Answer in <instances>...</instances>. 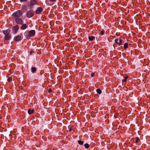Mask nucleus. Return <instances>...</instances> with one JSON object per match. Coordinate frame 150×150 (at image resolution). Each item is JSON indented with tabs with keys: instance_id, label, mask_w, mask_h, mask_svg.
I'll return each mask as SVG.
<instances>
[{
	"instance_id": "8",
	"label": "nucleus",
	"mask_w": 150,
	"mask_h": 150,
	"mask_svg": "<svg viewBox=\"0 0 150 150\" xmlns=\"http://www.w3.org/2000/svg\"><path fill=\"white\" fill-rule=\"evenodd\" d=\"M11 38V35H5L4 37V41H8Z\"/></svg>"
},
{
	"instance_id": "25",
	"label": "nucleus",
	"mask_w": 150,
	"mask_h": 150,
	"mask_svg": "<svg viewBox=\"0 0 150 150\" xmlns=\"http://www.w3.org/2000/svg\"><path fill=\"white\" fill-rule=\"evenodd\" d=\"M94 76V74H93V73H92L91 74V76L92 77H93V76Z\"/></svg>"
},
{
	"instance_id": "28",
	"label": "nucleus",
	"mask_w": 150,
	"mask_h": 150,
	"mask_svg": "<svg viewBox=\"0 0 150 150\" xmlns=\"http://www.w3.org/2000/svg\"><path fill=\"white\" fill-rule=\"evenodd\" d=\"M33 52H32V51H31L30 52V54H32V53Z\"/></svg>"
},
{
	"instance_id": "22",
	"label": "nucleus",
	"mask_w": 150,
	"mask_h": 150,
	"mask_svg": "<svg viewBox=\"0 0 150 150\" xmlns=\"http://www.w3.org/2000/svg\"><path fill=\"white\" fill-rule=\"evenodd\" d=\"M104 32L105 31L104 30H101L100 32V34L101 35H103L104 34Z\"/></svg>"
},
{
	"instance_id": "12",
	"label": "nucleus",
	"mask_w": 150,
	"mask_h": 150,
	"mask_svg": "<svg viewBox=\"0 0 150 150\" xmlns=\"http://www.w3.org/2000/svg\"><path fill=\"white\" fill-rule=\"evenodd\" d=\"M27 27V25L25 24H23L21 27V29L22 30H24Z\"/></svg>"
},
{
	"instance_id": "5",
	"label": "nucleus",
	"mask_w": 150,
	"mask_h": 150,
	"mask_svg": "<svg viewBox=\"0 0 150 150\" xmlns=\"http://www.w3.org/2000/svg\"><path fill=\"white\" fill-rule=\"evenodd\" d=\"M15 21L17 24L21 25L23 23V21L22 19L19 18H15Z\"/></svg>"
},
{
	"instance_id": "1",
	"label": "nucleus",
	"mask_w": 150,
	"mask_h": 150,
	"mask_svg": "<svg viewBox=\"0 0 150 150\" xmlns=\"http://www.w3.org/2000/svg\"><path fill=\"white\" fill-rule=\"evenodd\" d=\"M22 11L18 10L14 12L12 14V16L15 18H18L22 16Z\"/></svg>"
},
{
	"instance_id": "13",
	"label": "nucleus",
	"mask_w": 150,
	"mask_h": 150,
	"mask_svg": "<svg viewBox=\"0 0 150 150\" xmlns=\"http://www.w3.org/2000/svg\"><path fill=\"white\" fill-rule=\"evenodd\" d=\"M34 110H31L30 109H29L28 110V112L30 115L33 114L34 113Z\"/></svg>"
},
{
	"instance_id": "24",
	"label": "nucleus",
	"mask_w": 150,
	"mask_h": 150,
	"mask_svg": "<svg viewBox=\"0 0 150 150\" xmlns=\"http://www.w3.org/2000/svg\"><path fill=\"white\" fill-rule=\"evenodd\" d=\"M21 2H26L27 0H19Z\"/></svg>"
},
{
	"instance_id": "7",
	"label": "nucleus",
	"mask_w": 150,
	"mask_h": 150,
	"mask_svg": "<svg viewBox=\"0 0 150 150\" xmlns=\"http://www.w3.org/2000/svg\"><path fill=\"white\" fill-rule=\"evenodd\" d=\"M43 10L42 9L41 7H39L36 10L35 13L37 14H40L42 12Z\"/></svg>"
},
{
	"instance_id": "21",
	"label": "nucleus",
	"mask_w": 150,
	"mask_h": 150,
	"mask_svg": "<svg viewBox=\"0 0 150 150\" xmlns=\"http://www.w3.org/2000/svg\"><path fill=\"white\" fill-rule=\"evenodd\" d=\"M12 80V78L11 77H10L8 79V81L9 82L11 81Z\"/></svg>"
},
{
	"instance_id": "27",
	"label": "nucleus",
	"mask_w": 150,
	"mask_h": 150,
	"mask_svg": "<svg viewBox=\"0 0 150 150\" xmlns=\"http://www.w3.org/2000/svg\"><path fill=\"white\" fill-rule=\"evenodd\" d=\"M52 91V90L51 89H49V90H48V92L50 93Z\"/></svg>"
},
{
	"instance_id": "11",
	"label": "nucleus",
	"mask_w": 150,
	"mask_h": 150,
	"mask_svg": "<svg viewBox=\"0 0 150 150\" xmlns=\"http://www.w3.org/2000/svg\"><path fill=\"white\" fill-rule=\"evenodd\" d=\"M30 4L31 6H33L36 4L37 2L35 0H31L30 1Z\"/></svg>"
},
{
	"instance_id": "2",
	"label": "nucleus",
	"mask_w": 150,
	"mask_h": 150,
	"mask_svg": "<svg viewBox=\"0 0 150 150\" xmlns=\"http://www.w3.org/2000/svg\"><path fill=\"white\" fill-rule=\"evenodd\" d=\"M35 31L34 30H31L29 32L28 35L27 36L28 38L30 37L33 36L35 34Z\"/></svg>"
},
{
	"instance_id": "17",
	"label": "nucleus",
	"mask_w": 150,
	"mask_h": 150,
	"mask_svg": "<svg viewBox=\"0 0 150 150\" xmlns=\"http://www.w3.org/2000/svg\"><path fill=\"white\" fill-rule=\"evenodd\" d=\"M86 149H88L89 147V145L88 144L86 143L84 145Z\"/></svg>"
},
{
	"instance_id": "15",
	"label": "nucleus",
	"mask_w": 150,
	"mask_h": 150,
	"mask_svg": "<svg viewBox=\"0 0 150 150\" xmlns=\"http://www.w3.org/2000/svg\"><path fill=\"white\" fill-rule=\"evenodd\" d=\"M97 92L99 94H100L102 93L101 90L99 88H98L96 90Z\"/></svg>"
},
{
	"instance_id": "16",
	"label": "nucleus",
	"mask_w": 150,
	"mask_h": 150,
	"mask_svg": "<svg viewBox=\"0 0 150 150\" xmlns=\"http://www.w3.org/2000/svg\"><path fill=\"white\" fill-rule=\"evenodd\" d=\"M128 46V43H126L124 44V48L125 49H126L127 48Z\"/></svg>"
},
{
	"instance_id": "20",
	"label": "nucleus",
	"mask_w": 150,
	"mask_h": 150,
	"mask_svg": "<svg viewBox=\"0 0 150 150\" xmlns=\"http://www.w3.org/2000/svg\"><path fill=\"white\" fill-rule=\"evenodd\" d=\"M135 139H136V140L135 141V142L136 143H137L138 142V141H139V138L138 137H136Z\"/></svg>"
},
{
	"instance_id": "26",
	"label": "nucleus",
	"mask_w": 150,
	"mask_h": 150,
	"mask_svg": "<svg viewBox=\"0 0 150 150\" xmlns=\"http://www.w3.org/2000/svg\"><path fill=\"white\" fill-rule=\"evenodd\" d=\"M56 1V0H50V2H54V1Z\"/></svg>"
},
{
	"instance_id": "19",
	"label": "nucleus",
	"mask_w": 150,
	"mask_h": 150,
	"mask_svg": "<svg viewBox=\"0 0 150 150\" xmlns=\"http://www.w3.org/2000/svg\"><path fill=\"white\" fill-rule=\"evenodd\" d=\"M78 143L79 145H82L83 144V141H82L80 140H79L78 141Z\"/></svg>"
},
{
	"instance_id": "3",
	"label": "nucleus",
	"mask_w": 150,
	"mask_h": 150,
	"mask_svg": "<svg viewBox=\"0 0 150 150\" xmlns=\"http://www.w3.org/2000/svg\"><path fill=\"white\" fill-rule=\"evenodd\" d=\"M27 17L30 18L33 15V13L32 10H30L28 11L27 12Z\"/></svg>"
},
{
	"instance_id": "6",
	"label": "nucleus",
	"mask_w": 150,
	"mask_h": 150,
	"mask_svg": "<svg viewBox=\"0 0 150 150\" xmlns=\"http://www.w3.org/2000/svg\"><path fill=\"white\" fill-rule=\"evenodd\" d=\"M19 27L18 25H16L13 27V33L16 34L18 31Z\"/></svg>"
},
{
	"instance_id": "4",
	"label": "nucleus",
	"mask_w": 150,
	"mask_h": 150,
	"mask_svg": "<svg viewBox=\"0 0 150 150\" xmlns=\"http://www.w3.org/2000/svg\"><path fill=\"white\" fill-rule=\"evenodd\" d=\"M114 41L115 43L117 44V45H120L122 44V40L120 39H115L114 40Z\"/></svg>"
},
{
	"instance_id": "10",
	"label": "nucleus",
	"mask_w": 150,
	"mask_h": 150,
	"mask_svg": "<svg viewBox=\"0 0 150 150\" xmlns=\"http://www.w3.org/2000/svg\"><path fill=\"white\" fill-rule=\"evenodd\" d=\"M21 40V37L20 35H17L15 37L14 40L15 41H18Z\"/></svg>"
},
{
	"instance_id": "23",
	"label": "nucleus",
	"mask_w": 150,
	"mask_h": 150,
	"mask_svg": "<svg viewBox=\"0 0 150 150\" xmlns=\"http://www.w3.org/2000/svg\"><path fill=\"white\" fill-rule=\"evenodd\" d=\"M128 78V76H126L125 77V79L122 80V81L123 82H125L127 80Z\"/></svg>"
},
{
	"instance_id": "18",
	"label": "nucleus",
	"mask_w": 150,
	"mask_h": 150,
	"mask_svg": "<svg viewBox=\"0 0 150 150\" xmlns=\"http://www.w3.org/2000/svg\"><path fill=\"white\" fill-rule=\"evenodd\" d=\"M89 39L91 41H92L94 38V37L93 36H89L88 37Z\"/></svg>"
},
{
	"instance_id": "9",
	"label": "nucleus",
	"mask_w": 150,
	"mask_h": 150,
	"mask_svg": "<svg viewBox=\"0 0 150 150\" xmlns=\"http://www.w3.org/2000/svg\"><path fill=\"white\" fill-rule=\"evenodd\" d=\"M10 30L9 29H7L4 30L3 31V33L4 34V36L10 35Z\"/></svg>"
},
{
	"instance_id": "14",
	"label": "nucleus",
	"mask_w": 150,
	"mask_h": 150,
	"mask_svg": "<svg viewBox=\"0 0 150 150\" xmlns=\"http://www.w3.org/2000/svg\"><path fill=\"white\" fill-rule=\"evenodd\" d=\"M36 71V69L35 67H32L31 68V71L33 73H34Z\"/></svg>"
}]
</instances>
